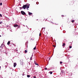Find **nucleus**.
I'll list each match as a JSON object with an SVG mask.
<instances>
[{
  "label": "nucleus",
  "mask_w": 78,
  "mask_h": 78,
  "mask_svg": "<svg viewBox=\"0 0 78 78\" xmlns=\"http://www.w3.org/2000/svg\"><path fill=\"white\" fill-rule=\"evenodd\" d=\"M1 69V67L0 66V69Z\"/></svg>",
  "instance_id": "a19ab883"
},
{
  "label": "nucleus",
  "mask_w": 78,
  "mask_h": 78,
  "mask_svg": "<svg viewBox=\"0 0 78 78\" xmlns=\"http://www.w3.org/2000/svg\"><path fill=\"white\" fill-rule=\"evenodd\" d=\"M62 17H64V15H62Z\"/></svg>",
  "instance_id": "72a5a7b5"
},
{
  "label": "nucleus",
  "mask_w": 78,
  "mask_h": 78,
  "mask_svg": "<svg viewBox=\"0 0 78 78\" xmlns=\"http://www.w3.org/2000/svg\"><path fill=\"white\" fill-rule=\"evenodd\" d=\"M62 73H64V74H65V73H65V71L64 70H62L61 71V73L60 74V75H62Z\"/></svg>",
  "instance_id": "f03ea898"
},
{
  "label": "nucleus",
  "mask_w": 78,
  "mask_h": 78,
  "mask_svg": "<svg viewBox=\"0 0 78 78\" xmlns=\"http://www.w3.org/2000/svg\"><path fill=\"white\" fill-rule=\"evenodd\" d=\"M21 14L23 15H25V14H26V13H25V12L24 11H21Z\"/></svg>",
  "instance_id": "7ed1b4c3"
},
{
  "label": "nucleus",
  "mask_w": 78,
  "mask_h": 78,
  "mask_svg": "<svg viewBox=\"0 0 78 78\" xmlns=\"http://www.w3.org/2000/svg\"><path fill=\"white\" fill-rule=\"evenodd\" d=\"M71 22H72V23H73V22H74V20H73Z\"/></svg>",
  "instance_id": "bb28decb"
},
{
  "label": "nucleus",
  "mask_w": 78,
  "mask_h": 78,
  "mask_svg": "<svg viewBox=\"0 0 78 78\" xmlns=\"http://www.w3.org/2000/svg\"><path fill=\"white\" fill-rule=\"evenodd\" d=\"M24 75H25V74H23V76H24Z\"/></svg>",
  "instance_id": "473e14b6"
},
{
  "label": "nucleus",
  "mask_w": 78,
  "mask_h": 78,
  "mask_svg": "<svg viewBox=\"0 0 78 78\" xmlns=\"http://www.w3.org/2000/svg\"><path fill=\"white\" fill-rule=\"evenodd\" d=\"M32 39H32V38H31V41H32Z\"/></svg>",
  "instance_id": "f704fd0d"
},
{
  "label": "nucleus",
  "mask_w": 78,
  "mask_h": 78,
  "mask_svg": "<svg viewBox=\"0 0 78 78\" xmlns=\"http://www.w3.org/2000/svg\"><path fill=\"white\" fill-rule=\"evenodd\" d=\"M13 27H15L16 28V27H18V25L14 24V25L13 26Z\"/></svg>",
  "instance_id": "0eeeda50"
},
{
  "label": "nucleus",
  "mask_w": 78,
  "mask_h": 78,
  "mask_svg": "<svg viewBox=\"0 0 78 78\" xmlns=\"http://www.w3.org/2000/svg\"><path fill=\"white\" fill-rule=\"evenodd\" d=\"M7 27H8V26H7Z\"/></svg>",
  "instance_id": "58836bf2"
},
{
  "label": "nucleus",
  "mask_w": 78,
  "mask_h": 78,
  "mask_svg": "<svg viewBox=\"0 0 78 78\" xmlns=\"http://www.w3.org/2000/svg\"><path fill=\"white\" fill-rule=\"evenodd\" d=\"M5 64H7V63H5Z\"/></svg>",
  "instance_id": "e433bc0d"
},
{
  "label": "nucleus",
  "mask_w": 78,
  "mask_h": 78,
  "mask_svg": "<svg viewBox=\"0 0 78 78\" xmlns=\"http://www.w3.org/2000/svg\"><path fill=\"white\" fill-rule=\"evenodd\" d=\"M49 73H50V74H51H51H52V73H53V72H51H51H50Z\"/></svg>",
  "instance_id": "f3484780"
},
{
  "label": "nucleus",
  "mask_w": 78,
  "mask_h": 78,
  "mask_svg": "<svg viewBox=\"0 0 78 78\" xmlns=\"http://www.w3.org/2000/svg\"><path fill=\"white\" fill-rule=\"evenodd\" d=\"M25 2H26V1H25Z\"/></svg>",
  "instance_id": "49530a36"
},
{
  "label": "nucleus",
  "mask_w": 78,
  "mask_h": 78,
  "mask_svg": "<svg viewBox=\"0 0 78 78\" xmlns=\"http://www.w3.org/2000/svg\"><path fill=\"white\" fill-rule=\"evenodd\" d=\"M63 33H66V31L65 30H64L63 31Z\"/></svg>",
  "instance_id": "b1692460"
},
{
  "label": "nucleus",
  "mask_w": 78,
  "mask_h": 78,
  "mask_svg": "<svg viewBox=\"0 0 78 78\" xmlns=\"http://www.w3.org/2000/svg\"><path fill=\"white\" fill-rule=\"evenodd\" d=\"M69 48H72V46H69Z\"/></svg>",
  "instance_id": "4be33fe9"
},
{
  "label": "nucleus",
  "mask_w": 78,
  "mask_h": 78,
  "mask_svg": "<svg viewBox=\"0 0 78 78\" xmlns=\"http://www.w3.org/2000/svg\"><path fill=\"white\" fill-rule=\"evenodd\" d=\"M34 63L35 65H37V66H39V64H38L37 63H36V62L35 60L34 61Z\"/></svg>",
  "instance_id": "39448f33"
},
{
  "label": "nucleus",
  "mask_w": 78,
  "mask_h": 78,
  "mask_svg": "<svg viewBox=\"0 0 78 78\" xmlns=\"http://www.w3.org/2000/svg\"><path fill=\"white\" fill-rule=\"evenodd\" d=\"M73 2H72V4H71L72 5L73 4Z\"/></svg>",
  "instance_id": "cd10ccee"
},
{
  "label": "nucleus",
  "mask_w": 78,
  "mask_h": 78,
  "mask_svg": "<svg viewBox=\"0 0 78 78\" xmlns=\"http://www.w3.org/2000/svg\"><path fill=\"white\" fill-rule=\"evenodd\" d=\"M44 29H45V27H44Z\"/></svg>",
  "instance_id": "c03bdc74"
},
{
  "label": "nucleus",
  "mask_w": 78,
  "mask_h": 78,
  "mask_svg": "<svg viewBox=\"0 0 78 78\" xmlns=\"http://www.w3.org/2000/svg\"><path fill=\"white\" fill-rule=\"evenodd\" d=\"M25 20H27V19H26Z\"/></svg>",
  "instance_id": "a18cd8bd"
},
{
  "label": "nucleus",
  "mask_w": 78,
  "mask_h": 78,
  "mask_svg": "<svg viewBox=\"0 0 78 78\" xmlns=\"http://www.w3.org/2000/svg\"><path fill=\"white\" fill-rule=\"evenodd\" d=\"M28 14L29 15H32V14H33V13L31 12H29Z\"/></svg>",
  "instance_id": "1a4fd4ad"
},
{
  "label": "nucleus",
  "mask_w": 78,
  "mask_h": 78,
  "mask_svg": "<svg viewBox=\"0 0 78 78\" xmlns=\"http://www.w3.org/2000/svg\"><path fill=\"white\" fill-rule=\"evenodd\" d=\"M20 10L22 9H23V7H20Z\"/></svg>",
  "instance_id": "2eb2a0df"
},
{
  "label": "nucleus",
  "mask_w": 78,
  "mask_h": 78,
  "mask_svg": "<svg viewBox=\"0 0 78 78\" xmlns=\"http://www.w3.org/2000/svg\"><path fill=\"white\" fill-rule=\"evenodd\" d=\"M27 9V10H29V9Z\"/></svg>",
  "instance_id": "ea45409f"
},
{
  "label": "nucleus",
  "mask_w": 78,
  "mask_h": 78,
  "mask_svg": "<svg viewBox=\"0 0 78 78\" xmlns=\"http://www.w3.org/2000/svg\"><path fill=\"white\" fill-rule=\"evenodd\" d=\"M20 25L18 26V28H20Z\"/></svg>",
  "instance_id": "a211bd4d"
},
{
  "label": "nucleus",
  "mask_w": 78,
  "mask_h": 78,
  "mask_svg": "<svg viewBox=\"0 0 78 78\" xmlns=\"http://www.w3.org/2000/svg\"><path fill=\"white\" fill-rule=\"evenodd\" d=\"M26 27H27V28H28V29H29V28H28V26H27V25H26Z\"/></svg>",
  "instance_id": "c756f323"
},
{
  "label": "nucleus",
  "mask_w": 78,
  "mask_h": 78,
  "mask_svg": "<svg viewBox=\"0 0 78 78\" xmlns=\"http://www.w3.org/2000/svg\"><path fill=\"white\" fill-rule=\"evenodd\" d=\"M44 69H45V70H47L48 68H44Z\"/></svg>",
  "instance_id": "a878e982"
},
{
  "label": "nucleus",
  "mask_w": 78,
  "mask_h": 78,
  "mask_svg": "<svg viewBox=\"0 0 78 78\" xmlns=\"http://www.w3.org/2000/svg\"><path fill=\"white\" fill-rule=\"evenodd\" d=\"M27 76L28 78H30V75H27Z\"/></svg>",
  "instance_id": "ddd939ff"
},
{
  "label": "nucleus",
  "mask_w": 78,
  "mask_h": 78,
  "mask_svg": "<svg viewBox=\"0 0 78 78\" xmlns=\"http://www.w3.org/2000/svg\"><path fill=\"white\" fill-rule=\"evenodd\" d=\"M60 63L61 64H62V62L60 61Z\"/></svg>",
  "instance_id": "5701e85b"
},
{
  "label": "nucleus",
  "mask_w": 78,
  "mask_h": 78,
  "mask_svg": "<svg viewBox=\"0 0 78 78\" xmlns=\"http://www.w3.org/2000/svg\"><path fill=\"white\" fill-rule=\"evenodd\" d=\"M31 59H32V57H30V60H31Z\"/></svg>",
  "instance_id": "2f4dec72"
},
{
  "label": "nucleus",
  "mask_w": 78,
  "mask_h": 78,
  "mask_svg": "<svg viewBox=\"0 0 78 78\" xmlns=\"http://www.w3.org/2000/svg\"><path fill=\"white\" fill-rule=\"evenodd\" d=\"M39 36H41V33H40Z\"/></svg>",
  "instance_id": "7c9ffc66"
},
{
  "label": "nucleus",
  "mask_w": 78,
  "mask_h": 78,
  "mask_svg": "<svg viewBox=\"0 0 78 78\" xmlns=\"http://www.w3.org/2000/svg\"><path fill=\"white\" fill-rule=\"evenodd\" d=\"M35 49H36V46H35V47L34 48V50H35Z\"/></svg>",
  "instance_id": "dca6fc26"
},
{
  "label": "nucleus",
  "mask_w": 78,
  "mask_h": 78,
  "mask_svg": "<svg viewBox=\"0 0 78 78\" xmlns=\"http://www.w3.org/2000/svg\"><path fill=\"white\" fill-rule=\"evenodd\" d=\"M53 46L54 47H56V46L55 45H53Z\"/></svg>",
  "instance_id": "c85d7f7f"
},
{
  "label": "nucleus",
  "mask_w": 78,
  "mask_h": 78,
  "mask_svg": "<svg viewBox=\"0 0 78 78\" xmlns=\"http://www.w3.org/2000/svg\"><path fill=\"white\" fill-rule=\"evenodd\" d=\"M0 37H2V36H1V35H0Z\"/></svg>",
  "instance_id": "4c0bfd02"
},
{
  "label": "nucleus",
  "mask_w": 78,
  "mask_h": 78,
  "mask_svg": "<svg viewBox=\"0 0 78 78\" xmlns=\"http://www.w3.org/2000/svg\"><path fill=\"white\" fill-rule=\"evenodd\" d=\"M20 64H21V65H23V62H21V60H20Z\"/></svg>",
  "instance_id": "9d476101"
},
{
  "label": "nucleus",
  "mask_w": 78,
  "mask_h": 78,
  "mask_svg": "<svg viewBox=\"0 0 78 78\" xmlns=\"http://www.w3.org/2000/svg\"><path fill=\"white\" fill-rule=\"evenodd\" d=\"M36 4H37V5H38L39 2H36Z\"/></svg>",
  "instance_id": "393cba45"
},
{
  "label": "nucleus",
  "mask_w": 78,
  "mask_h": 78,
  "mask_svg": "<svg viewBox=\"0 0 78 78\" xmlns=\"http://www.w3.org/2000/svg\"><path fill=\"white\" fill-rule=\"evenodd\" d=\"M2 2H1L0 3V5H1V6H2Z\"/></svg>",
  "instance_id": "412c9836"
},
{
  "label": "nucleus",
  "mask_w": 78,
  "mask_h": 78,
  "mask_svg": "<svg viewBox=\"0 0 78 78\" xmlns=\"http://www.w3.org/2000/svg\"><path fill=\"white\" fill-rule=\"evenodd\" d=\"M37 20H38V19Z\"/></svg>",
  "instance_id": "37998d69"
},
{
  "label": "nucleus",
  "mask_w": 78,
  "mask_h": 78,
  "mask_svg": "<svg viewBox=\"0 0 78 78\" xmlns=\"http://www.w3.org/2000/svg\"><path fill=\"white\" fill-rule=\"evenodd\" d=\"M16 65H17V63H14V64H13L14 67H16Z\"/></svg>",
  "instance_id": "423d86ee"
},
{
  "label": "nucleus",
  "mask_w": 78,
  "mask_h": 78,
  "mask_svg": "<svg viewBox=\"0 0 78 78\" xmlns=\"http://www.w3.org/2000/svg\"><path fill=\"white\" fill-rule=\"evenodd\" d=\"M2 23H3V22L2 21H1L0 22V24H2Z\"/></svg>",
  "instance_id": "aec40b11"
},
{
  "label": "nucleus",
  "mask_w": 78,
  "mask_h": 78,
  "mask_svg": "<svg viewBox=\"0 0 78 78\" xmlns=\"http://www.w3.org/2000/svg\"><path fill=\"white\" fill-rule=\"evenodd\" d=\"M9 44H10V41H9L7 43V45H9Z\"/></svg>",
  "instance_id": "9b49d317"
},
{
  "label": "nucleus",
  "mask_w": 78,
  "mask_h": 78,
  "mask_svg": "<svg viewBox=\"0 0 78 78\" xmlns=\"http://www.w3.org/2000/svg\"><path fill=\"white\" fill-rule=\"evenodd\" d=\"M23 73L24 74L25 73V72H23Z\"/></svg>",
  "instance_id": "79ce46f5"
},
{
  "label": "nucleus",
  "mask_w": 78,
  "mask_h": 78,
  "mask_svg": "<svg viewBox=\"0 0 78 78\" xmlns=\"http://www.w3.org/2000/svg\"><path fill=\"white\" fill-rule=\"evenodd\" d=\"M30 4L27 3L26 5H23V6H22V8L24 9H25L26 8L28 9V8H30Z\"/></svg>",
  "instance_id": "f257e3e1"
},
{
  "label": "nucleus",
  "mask_w": 78,
  "mask_h": 78,
  "mask_svg": "<svg viewBox=\"0 0 78 78\" xmlns=\"http://www.w3.org/2000/svg\"><path fill=\"white\" fill-rule=\"evenodd\" d=\"M0 17H2V15L0 13Z\"/></svg>",
  "instance_id": "6ab92c4d"
},
{
  "label": "nucleus",
  "mask_w": 78,
  "mask_h": 78,
  "mask_svg": "<svg viewBox=\"0 0 78 78\" xmlns=\"http://www.w3.org/2000/svg\"><path fill=\"white\" fill-rule=\"evenodd\" d=\"M69 76H72V73H70L69 74Z\"/></svg>",
  "instance_id": "6e6552de"
},
{
  "label": "nucleus",
  "mask_w": 78,
  "mask_h": 78,
  "mask_svg": "<svg viewBox=\"0 0 78 78\" xmlns=\"http://www.w3.org/2000/svg\"><path fill=\"white\" fill-rule=\"evenodd\" d=\"M55 24L56 25H57V24H56V23H55Z\"/></svg>",
  "instance_id": "c9c22d12"
},
{
  "label": "nucleus",
  "mask_w": 78,
  "mask_h": 78,
  "mask_svg": "<svg viewBox=\"0 0 78 78\" xmlns=\"http://www.w3.org/2000/svg\"><path fill=\"white\" fill-rule=\"evenodd\" d=\"M25 2H26V1H25Z\"/></svg>",
  "instance_id": "de8ad7c7"
},
{
  "label": "nucleus",
  "mask_w": 78,
  "mask_h": 78,
  "mask_svg": "<svg viewBox=\"0 0 78 78\" xmlns=\"http://www.w3.org/2000/svg\"><path fill=\"white\" fill-rule=\"evenodd\" d=\"M24 51H25V53H27L28 52V51L27 50H25Z\"/></svg>",
  "instance_id": "4468645a"
},
{
  "label": "nucleus",
  "mask_w": 78,
  "mask_h": 78,
  "mask_svg": "<svg viewBox=\"0 0 78 78\" xmlns=\"http://www.w3.org/2000/svg\"><path fill=\"white\" fill-rule=\"evenodd\" d=\"M65 45H66V44L65 43H63L62 45V47H64L65 46Z\"/></svg>",
  "instance_id": "f8f14e48"
},
{
  "label": "nucleus",
  "mask_w": 78,
  "mask_h": 78,
  "mask_svg": "<svg viewBox=\"0 0 78 78\" xmlns=\"http://www.w3.org/2000/svg\"><path fill=\"white\" fill-rule=\"evenodd\" d=\"M4 46H5V44H2L0 47V48H3V47H4Z\"/></svg>",
  "instance_id": "20e7f679"
},
{
  "label": "nucleus",
  "mask_w": 78,
  "mask_h": 78,
  "mask_svg": "<svg viewBox=\"0 0 78 78\" xmlns=\"http://www.w3.org/2000/svg\"><path fill=\"white\" fill-rule=\"evenodd\" d=\"M49 59H50V58H49Z\"/></svg>",
  "instance_id": "09e8293b"
}]
</instances>
